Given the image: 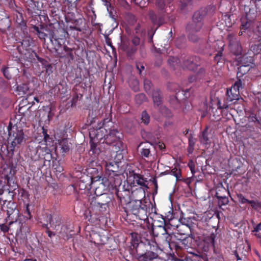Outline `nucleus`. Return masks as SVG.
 <instances>
[{
  "label": "nucleus",
  "instance_id": "f257e3e1",
  "mask_svg": "<svg viewBox=\"0 0 261 261\" xmlns=\"http://www.w3.org/2000/svg\"><path fill=\"white\" fill-rule=\"evenodd\" d=\"M124 208L128 214H133L139 220L145 221L148 218V207L146 204H143L141 200H131Z\"/></svg>",
  "mask_w": 261,
  "mask_h": 261
},
{
  "label": "nucleus",
  "instance_id": "f03ea898",
  "mask_svg": "<svg viewBox=\"0 0 261 261\" xmlns=\"http://www.w3.org/2000/svg\"><path fill=\"white\" fill-rule=\"evenodd\" d=\"M8 141L10 142V150L13 151L16 147L21 145L24 140V133L21 128L17 125H12L10 122L8 127Z\"/></svg>",
  "mask_w": 261,
  "mask_h": 261
},
{
  "label": "nucleus",
  "instance_id": "7ed1b4c3",
  "mask_svg": "<svg viewBox=\"0 0 261 261\" xmlns=\"http://www.w3.org/2000/svg\"><path fill=\"white\" fill-rule=\"evenodd\" d=\"M139 147L141 148L140 152L142 158L147 159L150 163H153L156 160L155 147L152 144L148 142L141 143Z\"/></svg>",
  "mask_w": 261,
  "mask_h": 261
},
{
  "label": "nucleus",
  "instance_id": "20e7f679",
  "mask_svg": "<svg viewBox=\"0 0 261 261\" xmlns=\"http://www.w3.org/2000/svg\"><path fill=\"white\" fill-rule=\"evenodd\" d=\"M243 88V82L240 80H238L232 86L230 89L227 90V101L228 102H232L239 99L240 90Z\"/></svg>",
  "mask_w": 261,
  "mask_h": 261
},
{
  "label": "nucleus",
  "instance_id": "39448f33",
  "mask_svg": "<svg viewBox=\"0 0 261 261\" xmlns=\"http://www.w3.org/2000/svg\"><path fill=\"white\" fill-rule=\"evenodd\" d=\"M37 79H33L28 84H22L17 86V94L23 96L24 95H31L37 88Z\"/></svg>",
  "mask_w": 261,
  "mask_h": 261
},
{
  "label": "nucleus",
  "instance_id": "423d86ee",
  "mask_svg": "<svg viewBox=\"0 0 261 261\" xmlns=\"http://www.w3.org/2000/svg\"><path fill=\"white\" fill-rule=\"evenodd\" d=\"M203 25L202 16L200 12H196L193 16L192 21L188 24L186 30L189 33L199 32Z\"/></svg>",
  "mask_w": 261,
  "mask_h": 261
},
{
  "label": "nucleus",
  "instance_id": "0eeeda50",
  "mask_svg": "<svg viewBox=\"0 0 261 261\" xmlns=\"http://www.w3.org/2000/svg\"><path fill=\"white\" fill-rule=\"evenodd\" d=\"M228 194V191L224 187H221L217 189L216 196L218 199V203L220 206L228 204L229 200L226 196Z\"/></svg>",
  "mask_w": 261,
  "mask_h": 261
},
{
  "label": "nucleus",
  "instance_id": "6e6552de",
  "mask_svg": "<svg viewBox=\"0 0 261 261\" xmlns=\"http://www.w3.org/2000/svg\"><path fill=\"white\" fill-rule=\"evenodd\" d=\"M228 39L229 42V46L230 51L236 55H240L242 49L239 41L232 35H228Z\"/></svg>",
  "mask_w": 261,
  "mask_h": 261
},
{
  "label": "nucleus",
  "instance_id": "1a4fd4ad",
  "mask_svg": "<svg viewBox=\"0 0 261 261\" xmlns=\"http://www.w3.org/2000/svg\"><path fill=\"white\" fill-rule=\"evenodd\" d=\"M249 250L250 246L248 244H242L238 246L234 251V255L237 260H245Z\"/></svg>",
  "mask_w": 261,
  "mask_h": 261
},
{
  "label": "nucleus",
  "instance_id": "9d476101",
  "mask_svg": "<svg viewBox=\"0 0 261 261\" xmlns=\"http://www.w3.org/2000/svg\"><path fill=\"white\" fill-rule=\"evenodd\" d=\"M119 49L125 52L129 57H131L137 50L136 47L130 46L129 41L125 39L121 40Z\"/></svg>",
  "mask_w": 261,
  "mask_h": 261
},
{
  "label": "nucleus",
  "instance_id": "9b49d317",
  "mask_svg": "<svg viewBox=\"0 0 261 261\" xmlns=\"http://www.w3.org/2000/svg\"><path fill=\"white\" fill-rule=\"evenodd\" d=\"M197 57H186L182 61V66L184 69H188L190 70H194L198 64L196 62Z\"/></svg>",
  "mask_w": 261,
  "mask_h": 261
},
{
  "label": "nucleus",
  "instance_id": "f8f14e48",
  "mask_svg": "<svg viewBox=\"0 0 261 261\" xmlns=\"http://www.w3.org/2000/svg\"><path fill=\"white\" fill-rule=\"evenodd\" d=\"M117 196L121 204L125 206L131 201L130 200V192L128 190L118 191Z\"/></svg>",
  "mask_w": 261,
  "mask_h": 261
},
{
  "label": "nucleus",
  "instance_id": "ddd939ff",
  "mask_svg": "<svg viewBox=\"0 0 261 261\" xmlns=\"http://www.w3.org/2000/svg\"><path fill=\"white\" fill-rule=\"evenodd\" d=\"M18 214L19 211L16 209L15 204L13 202H9L7 210L8 217L12 220L16 219Z\"/></svg>",
  "mask_w": 261,
  "mask_h": 261
},
{
  "label": "nucleus",
  "instance_id": "4468645a",
  "mask_svg": "<svg viewBox=\"0 0 261 261\" xmlns=\"http://www.w3.org/2000/svg\"><path fill=\"white\" fill-rule=\"evenodd\" d=\"M180 221L181 224L180 225H173L171 223V225L173 226H175L177 230L179 231V233L183 235L188 236L189 232H191V228L189 225L186 224L185 221V219L184 220L181 219L179 220Z\"/></svg>",
  "mask_w": 261,
  "mask_h": 261
},
{
  "label": "nucleus",
  "instance_id": "2eb2a0df",
  "mask_svg": "<svg viewBox=\"0 0 261 261\" xmlns=\"http://www.w3.org/2000/svg\"><path fill=\"white\" fill-rule=\"evenodd\" d=\"M50 41L51 42L53 45L54 46V49L55 50L56 52L58 54H59L58 51L59 49L61 47V43L60 40H62V39L59 37L56 34V33H53V34H51L49 37Z\"/></svg>",
  "mask_w": 261,
  "mask_h": 261
},
{
  "label": "nucleus",
  "instance_id": "dca6fc26",
  "mask_svg": "<svg viewBox=\"0 0 261 261\" xmlns=\"http://www.w3.org/2000/svg\"><path fill=\"white\" fill-rule=\"evenodd\" d=\"M48 219L49 221L50 227L55 230H58L61 223V220L60 217L57 216H51L49 215L48 216Z\"/></svg>",
  "mask_w": 261,
  "mask_h": 261
},
{
  "label": "nucleus",
  "instance_id": "f3484780",
  "mask_svg": "<svg viewBox=\"0 0 261 261\" xmlns=\"http://www.w3.org/2000/svg\"><path fill=\"white\" fill-rule=\"evenodd\" d=\"M153 234L155 237H159L162 235L167 234V230L164 226L154 225L152 226Z\"/></svg>",
  "mask_w": 261,
  "mask_h": 261
},
{
  "label": "nucleus",
  "instance_id": "a211bd4d",
  "mask_svg": "<svg viewBox=\"0 0 261 261\" xmlns=\"http://www.w3.org/2000/svg\"><path fill=\"white\" fill-rule=\"evenodd\" d=\"M101 197H97L95 198V203L100 207L102 205L107 204L110 202L111 198L107 194H101Z\"/></svg>",
  "mask_w": 261,
  "mask_h": 261
},
{
  "label": "nucleus",
  "instance_id": "6ab92c4d",
  "mask_svg": "<svg viewBox=\"0 0 261 261\" xmlns=\"http://www.w3.org/2000/svg\"><path fill=\"white\" fill-rule=\"evenodd\" d=\"M152 97L154 105L157 107L160 106L162 101V96L160 91L158 90H154L152 94Z\"/></svg>",
  "mask_w": 261,
  "mask_h": 261
},
{
  "label": "nucleus",
  "instance_id": "aec40b11",
  "mask_svg": "<svg viewBox=\"0 0 261 261\" xmlns=\"http://www.w3.org/2000/svg\"><path fill=\"white\" fill-rule=\"evenodd\" d=\"M252 24V22L248 20L246 17L242 18L241 19V31L239 32V35H242L243 32L249 29Z\"/></svg>",
  "mask_w": 261,
  "mask_h": 261
},
{
  "label": "nucleus",
  "instance_id": "412c9836",
  "mask_svg": "<svg viewBox=\"0 0 261 261\" xmlns=\"http://www.w3.org/2000/svg\"><path fill=\"white\" fill-rule=\"evenodd\" d=\"M57 149H60L62 153H65L68 151L69 150V145L68 140L65 139L61 140L57 146Z\"/></svg>",
  "mask_w": 261,
  "mask_h": 261
},
{
  "label": "nucleus",
  "instance_id": "4be33fe9",
  "mask_svg": "<svg viewBox=\"0 0 261 261\" xmlns=\"http://www.w3.org/2000/svg\"><path fill=\"white\" fill-rule=\"evenodd\" d=\"M132 177L133 178L134 184H137L138 185L145 187L146 186V180L139 174L133 173Z\"/></svg>",
  "mask_w": 261,
  "mask_h": 261
},
{
  "label": "nucleus",
  "instance_id": "5701e85b",
  "mask_svg": "<svg viewBox=\"0 0 261 261\" xmlns=\"http://www.w3.org/2000/svg\"><path fill=\"white\" fill-rule=\"evenodd\" d=\"M191 0H180L179 7L181 13H187L189 10V7L191 6Z\"/></svg>",
  "mask_w": 261,
  "mask_h": 261
},
{
  "label": "nucleus",
  "instance_id": "b1692460",
  "mask_svg": "<svg viewBox=\"0 0 261 261\" xmlns=\"http://www.w3.org/2000/svg\"><path fill=\"white\" fill-rule=\"evenodd\" d=\"M105 167L106 170L109 172H114L116 171L118 166L115 162H106Z\"/></svg>",
  "mask_w": 261,
  "mask_h": 261
},
{
  "label": "nucleus",
  "instance_id": "393cba45",
  "mask_svg": "<svg viewBox=\"0 0 261 261\" xmlns=\"http://www.w3.org/2000/svg\"><path fill=\"white\" fill-rule=\"evenodd\" d=\"M148 15L153 23L158 24L159 25L161 23L160 21L158 20L156 15L152 10L149 11Z\"/></svg>",
  "mask_w": 261,
  "mask_h": 261
},
{
  "label": "nucleus",
  "instance_id": "a878e982",
  "mask_svg": "<svg viewBox=\"0 0 261 261\" xmlns=\"http://www.w3.org/2000/svg\"><path fill=\"white\" fill-rule=\"evenodd\" d=\"M129 85L131 88L135 91H138L139 90V82L136 79H132L129 81Z\"/></svg>",
  "mask_w": 261,
  "mask_h": 261
},
{
  "label": "nucleus",
  "instance_id": "bb28decb",
  "mask_svg": "<svg viewBox=\"0 0 261 261\" xmlns=\"http://www.w3.org/2000/svg\"><path fill=\"white\" fill-rule=\"evenodd\" d=\"M247 59L248 60L247 62H243V61H241L242 63L244 64L245 65H243L240 68H239V69H238L239 72L238 73V75L239 74V72H241L243 70L244 71V72H245L246 71H248L249 70V68L246 70H243V68L248 67V66H249L250 64L251 63V62H252L251 58H250V57L247 58Z\"/></svg>",
  "mask_w": 261,
  "mask_h": 261
},
{
  "label": "nucleus",
  "instance_id": "cd10ccee",
  "mask_svg": "<svg viewBox=\"0 0 261 261\" xmlns=\"http://www.w3.org/2000/svg\"><path fill=\"white\" fill-rule=\"evenodd\" d=\"M118 133V132L115 129H111L109 131V133L108 135H105L104 137L106 140L108 139H112L113 141H114L116 140V135Z\"/></svg>",
  "mask_w": 261,
  "mask_h": 261
},
{
  "label": "nucleus",
  "instance_id": "c85d7f7f",
  "mask_svg": "<svg viewBox=\"0 0 261 261\" xmlns=\"http://www.w3.org/2000/svg\"><path fill=\"white\" fill-rule=\"evenodd\" d=\"M147 98L146 95L144 93H139L136 95L135 96V100L136 102L138 104H141L145 100H146Z\"/></svg>",
  "mask_w": 261,
  "mask_h": 261
},
{
  "label": "nucleus",
  "instance_id": "c756f323",
  "mask_svg": "<svg viewBox=\"0 0 261 261\" xmlns=\"http://www.w3.org/2000/svg\"><path fill=\"white\" fill-rule=\"evenodd\" d=\"M216 235L214 233H210L204 239V241L210 245H214L215 243V239Z\"/></svg>",
  "mask_w": 261,
  "mask_h": 261
},
{
  "label": "nucleus",
  "instance_id": "7c9ffc66",
  "mask_svg": "<svg viewBox=\"0 0 261 261\" xmlns=\"http://www.w3.org/2000/svg\"><path fill=\"white\" fill-rule=\"evenodd\" d=\"M169 173L176 177V180L178 181L181 180L180 178L181 175L180 169H178L177 168H174L170 171Z\"/></svg>",
  "mask_w": 261,
  "mask_h": 261
},
{
  "label": "nucleus",
  "instance_id": "2f4dec72",
  "mask_svg": "<svg viewBox=\"0 0 261 261\" xmlns=\"http://www.w3.org/2000/svg\"><path fill=\"white\" fill-rule=\"evenodd\" d=\"M90 149L89 152L93 154H97L99 152V149L96 148V144L91 139L90 141Z\"/></svg>",
  "mask_w": 261,
  "mask_h": 261
},
{
  "label": "nucleus",
  "instance_id": "473e14b6",
  "mask_svg": "<svg viewBox=\"0 0 261 261\" xmlns=\"http://www.w3.org/2000/svg\"><path fill=\"white\" fill-rule=\"evenodd\" d=\"M208 138L206 130H204L202 132V134L201 137H200V142L203 144H208Z\"/></svg>",
  "mask_w": 261,
  "mask_h": 261
},
{
  "label": "nucleus",
  "instance_id": "72a5a7b5",
  "mask_svg": "<svg viewBox=\"0 0 261 261\" xmlns=\"http://www.w3.org/2000/svg\"><path fill=\"white\" fill-rule=\"evenodd\" d=\"M142 122L145 124H148L150 121V116L146 111H144L142 112L141 115Z\"/></svg>",
  "mask_w": 261,
  "mask_h": 261
},
{
  "label": "nucleus",
  "instance_id": "f704fd0d",
  "mask_svg": "<svg viewBox=\"0 0 261 261\" xmlns=\"http://www.w3.org/2000/svg\"><path fill=\"white\" fill-rule=\"evenodd\" d=\"M145 253L150 261L153 259L157 258L159 256L157 253L152 251H147Z\"/></svg>",
  "mask_w": 261,
  "mask_h": 261
},
{
  "label": "nucleus",
  "instance_id": "c9c22d12",
  "mask_svg": "<svg viewBox=\"0 0 261 261\" xmlns=\"http://www.w3.org/2000/svg\"><path fill=\"white\" fill-rule=\"evenodd\" d=\"M152 86V83L150 80L147 79L144 80V86L145 90L147 93H149L150 92Z\"/></svg>",
  "mask_w": 261,
  "mask_h": 261
},
{
  "label": "nucleus",
  "instance_id": "e433bc0d",
  "mask_svg": "<svg viewBox=\"0 0 261 261\" xmlns=\"http://www.w3.org/2000/svg\"><path fill=\"white\" fill-rule=\"evenodd\" d=\"M83 22L84 20L81 18L76 19L75 21V25L73 27L74 29L78 31H81L82 30L81 25L83 24Z\"/></svg>",
  "mask_w": 261,
  "mask_h": 261
},
{
  "label": "nucleus",
  "instance_id": "4c0bfd02",
  "mask_svg": "<svg viewBox=\"0 0 261 261\" xmlns=\"http://www.w3.org/2000/svg\"><path fill=\"white\" fill-rule=\"evenodd\" d=\"M249 204H251L252 207L258 211L261 210V202L251 200Z\"/></svg>",
  "mask_w": 261,
  "mask_h": 261
},
{
  "label": "nucleus",
  "instance_id": "58836bf2",
  "mask_svg": "<svg viewBox=\"0 0 261 261\" xmlns=\"http://www.w3.org/2000/svg\"><path fill=\"white\" fill-rule=\"evenodd\" d=\"M53 167L57 172L61 173L63 171V167L60 165L59 162H54Z\"/></svg>",
  "mask_w": 261,
  "mask_h": 261
},
{
  "label": "nucleus",
  "instance_id": "ea45409f",
  "mask_svg": "<svg viewBox=\"0 0 261 261\" xmlns=\"http://www.w3.org/2000/svg\"><path fill=\"white\" fill-rule=\"evenodd\" d=\"M161 112L163 114V115H165L166 117H170L171 116V112L170 110L167 109L166 107H160Z\"/></svg>",
  "mask_w": 261,
  "mask_h": 261
},
{
  "label": "nucleus",
  "instance_id": "a19ab883",
  "mask_svg": "<svg viewBox=\"0 0 261 261\" xmlns=\"http://www.w3.org/2000/svg\"><path fill=\"white\" fill-rule=\"evenodd\" d=\"M237 197L239 202L241 204H245L246 203H249L251 201L246 198L242 194H238Z\"/></svg>",
  "mask_w": 261,
  "mask_h": 261
},
{
  "label": "nucleus",
  "instance_id": "79ce46f5",
  "mask_svg": "<svg viewBox=\"0 0 261 261\" xmlns=\"http://www.w3.org/2000/svg\"><path fill=\"white\" fill-rule=\"evenodd\" d=\"M223 46L224 45H223V46L221 47L220 50L218 52V53L215 56L214 60L217 63H218L220 61V60L221 59V57L222 56V52L223 50Z\"/></svg>",
  "mask_w": 261,
  "mask_h": 261
},
{
  "label": "nucleus",
  "instance_id": "37998d69",
  "mask_svg": "<svg viewBox=\"0 0 261 261\" xmlns=\"http://www.w3.org/2000/svg\"><path fill=\"white\" fill-rule=\"evenodd\" d=\"M156 6L159 9L163 10L165 7V4L163 0H156Z\"/></svg>",
  "mask_w": 261,
  "mask_h": 261
},
{
  "label": "nucleus",
  "instance_id": "c03bdc74",
  "mask_svg": "<svg viewBox=\"0 0 261 261\" xmlns=\"http://www.w3.org/2000/svg\"><path fill=\"white\" fill-rule=\"evenodd\" d=\"M218 104L219 106V108L220 109H226L229 107V105L228 104L227 102H224L223 103H222V102L220 100H219L218 102Z\"/></svg>",
  "mask_w": 261,
  "mask_h": 261
},
{
  "label": "nucleus",
  "instance_id": "a18cd8bd",
  "mask_svg": "<svg viewBox=\"0 0 261 261\" xmlns=\"http://www.w3.org/2000/svg\"><path fill=\"white\" fill-rule=\"evenodd\" d=\"M36 30L38 33V37L41 39H45V37H47V35L43 32L39 30L38 28H36Z\"/></svg>",
  "mask_w": 261,
  "mask_h": 261
},
{
  "label": "nucleus",
  "instance_id": "49530a36",
  "mask_svg": "<svg viewBox=\"0 0 261 261\" xmlns=\"http://www.w3.org/2000/svg\"><path fill=\"white\" fill-rule=\"evenodd\" d=\"M77 1L78 0H66V4L65 6H66V5H69V8L71 7V9H72V8L75 7V5H74V3Z\"/></svg>",
  "mask_w": 261,
  "mask_h": 261
},
{
  "label": "nucleus",
  "instance_id": "de8ad7c7",
  "mask_svg": "<svg viewBox=\"0 0 261 261\" xmlns=\"http://www.w3.org/2000/svg\"><path fill=\"white\" fill-rule=\"evenodd\" d=\"M2 70H3L4 75L7 79H10L11 78L12 75H11V74H10V73L9 72L8 68L5 67V68H3Z\"/></svg>",
  "mask_w": 261,
  "mask_h": 261
},
{
  "label": "nucleus",
  "instance_id": "09e8293b",
  "mask_svg": "<svg viewBox=\"0 0 261 261\" xmlns=\"http://www.w3.org/2000/svg\"><path fill=\"white\" fill-rule=\"evenodd\" d=\"M138 261H150V259L146 256V254H141L137 257Z\"/></svg>",
  "mask_w": 261,
  "mask_h": 261
},
{
  "label": "nucleus",
  "instance_id": "8fccbe9b",
  "mask_svg": "<svg viewBox=\"0 0 261 261\" xmlns=\"http://www.w3.org/2000/svg\"><path fill=\"white\" fill-rule=\"evenodd\" d=\"M196 142V139L192 135L189 138V146L194 147Z\"/></svg>",
  "mask_w": 261,
  "mask_h": 261
},
{
  "label": "nucleus",
  "instance_id": "3c124183",
  "mask_svg": "<svg viewBox=\"0 0 261 261\" xmlns=\"http://www.w3.org/2000/svg\"><path fill=\"white\" fill-rule=\"evenodd\" d=\"M194 33H189V38L190 40L193 42H196L198 40V37L193 34Z\"/></svg>",
  "mask_w": 261,
  "mask_h": 261
},
{
  "label": "nucleus",
  "instance_id": "603ef678",
  "mask_svg": "<svg viewBox=\"0 0 261 261\" xmlns=\"http://www.w3.org/2000/svg\"><path fill=\"white\" fill-rule=\"evenodd\" d=\"M140 38L138 37H134L132 40V43L134 45L135 47L138 45L140 44Z\"/></svg>",
  "mask_w": 261,
  "mask_h": 261
},
{
  "label": "nucleus",
  "instance_id": "864d4df0",
  "mask_svg": "<svg viewBox=\"0 0 261 261\" xmlns=\"http://www.w3.org/2000/svg\"><path fill=\"white\" fill-rule=\"evenodd\" d=\"M79 98V96L77 94L74 95L71 100V107L75 106Z\"/></svg>",
  "mask_w": 261,
  "mask_h": 261
},
{
  "label": "nucleus",
  "instance_id": "5fc2aeb1",
  "mask_svg": "<svg viewBox=\"0 0 261 261\" xmlns=\"http://www.w3.org/2000/svg\"><path fill=\"white\" fill-rule=\"evenodd\" d=\"M0 229L4 232H7L9 231V227L5 224L0 225Z\"/></svg>",
  "mask_w": 261,
  "mask_h": 261
},
{
  "label": "nucleus",
  "instance_id": "6e6d98bb",
  "mask_svg": "<svg viewBox=\"0 0 261 261\" xmlns=\"http://www.w3.org/2000/svg\"><path fill=\"white\" fill-rule=\"evenodd\" d=\"M42 129H43L42 133H43V136H44V139L45 142H47L49 138V136L47 134V130H45L43 127L42 128Z\"/></svg>",
  "mask_w": 261,
  "mask_h": 261
},
{
  "label": "nucleus",
  "instance_id": "4d7b16f0",
  "mask_svg": "<svg viewBox=\"0 0 261 261\" xmlns=\"http://www.w3.org/2000/svg\"><path fill=\"white\" fill-rule=\"evenodd\" d=\"M259 230H261V223H259L254 227L253 231L257 232Z\"/></svg>",
  "mask_w": 261,
  "mask_h": 261
},
{
  "label": "nucleus",
  "instance_id": "13d9d810",
  "mask_svg": "<svg viewBox=\"0 0 261 261\" xmlns=\"http://www.w3.org/2000/svg\"><path fill=\"white\" fill-rule=\"evenodd\" d=\"M106 38V42L107 44L110 46H112V43L111 42V40L108 38L107 36H105Z\"/></svg>",
  "mask_w": 261,
  "mask_h": 261
},
{
  "label": "nucleus",
  "instance_id": "bf43d9fd",
  "mask_svg": "<svg viewBox=\"0 0 261 261\" xmlns=\"http://www.w3.org/2000/svg\"><path fill=\"white\" fill-rule=\"evenodd\" d=\"M189 166L190 168V170L191 171V172L193 174H194V173H195V170H194V169H195V166L193 164H189Z\"/></svg>",
  "mask_w": 261,
  "mask_h": 261
},
{
  "label": "nucleus",
  "instance_id": "052dcab7",
  "mask_svg": "<svg viewBox=\"0 0 261 261\" xmlns=\"http://www.w3.org/2000/svg\"><path fill=\"white\" fill-rule=\"evenodd\" d=\"M137 69L139 70L140 73L141 72V71L142 70H143L144 69V66H143L142 65H138V64H137Z\"/></svg>",
  "mask_w": 261,
  "mask_h": 261
},
{
  "label": "nucleus",
  "instance_id": "680f3d73",
  "mask_svg": "<svg viewBox=\"0 0 261 261\" xmlns=\"http://www.w3.org/2000/svg\"><path fill=\"white\" fill-rule=\"evenodd\" d=\"M178 61V59H176V58H170L169 60H168V62L170 64H171V62H176Z\"/></svg>",
  "mask_w": 261,
  "mask_h": 261
},
{
  "label": "nucleus",
  "instance_id": "e2e57ef3",
  "mask_svg": "<svg viewBox=\"0 0 261 261\" xmlns=\"http://www.w3.org/2000/svg\"><path fill=\"white\" fill-rule=\"evenodd\" d=\"M194 149V147L188 146V151L189 153H192Z\"/></svg>",
  "mask_w": 261,
  "mask_h": 261
},
{
  "label": "nucleus",
  "instance_id": "0e129e2a",
  "mask_svg": "<svg viewBox=\"0 0 261 261\" xmlns=\"http://www.w3.org/2000/svg\"><path fill=\"white\" fill-rule=\"evenodd\" d=\"M26 212L28 213V214L29 215L30 218H31V214H30V212L29 209V205H28L27 206Z\"/></svg>",
  "mask_w": 261,
  "mask_h": 261
},
{
  "label": "nucleus",
  "instance_id": "69168bd1",
  "mask_svg": "<svg viewBox=\"0 0 261 261\" xmlns=\"http://www.w3.org/2000/svg\"><path fill=\"white\" fill-rule=\"evenodd\" d=\"M48 236L51 237V236H55V234L52 232H51L50 231H48Z\"/></svg>",
  "mask_w": 261,
  "mask_h": 261
},
{
  "label": "nucleus",
  "instance_id": "338daca9",
  "mask_svg": "<svg viewBox=\"0 0 261 261\" xmlns=\"http://www.w3.org/2000/svg\"><path fill=\"white\" fill-rule=\"evenodd\" d=\"M184 181L187 184L189 185L190 184V180L189 178H187L186 179H184Z\"/></svg>",
  "mask_w": 261,
  "mask_h": 261
},
{
  "label": "nucleus",
  "instance_id": "774afa93",
  "mask_svg": "<svg viewBox=\"0 0 261 261\" xmlns=\"http://www.w3.org/2000/svg\"><path fill=\"white\" fill-rule=\"evenodd\" d=\"M23 261H37L36 259H24Z\"/></svg>",
  "mask_w": 261,
  "mask_h": 261
}]
</instances>
